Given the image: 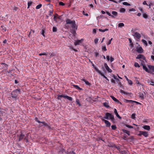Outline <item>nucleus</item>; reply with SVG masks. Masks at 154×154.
I'll use <instances>...</instances> for the list:
<instances>
[{
	"mask_svg": "<svg viewBox=\"0 0 154 154\" xmlns=\"http://www.w3.org/2000/svg\"><path fill=\"white\" fill-rule=\"evenodd\" d=\"M143 18H145V19H146L148 17V15H147V14H143Z\"/></svg>",
	"mask_w": 154,
	"mask_h": 154,
	"instance_id": "3c124183",
	"label": "nucleus"
},
{
	"mask_svg": "<svg viewBox=\"0 0 154 154\" xmlns=\"http://www.w3.org/2000/svg\"><path fill=\"white\" fill-rule=\"evenodd\" d=\"M131 118L133 119H134L135 118V114L133 113L131 115Z\"/></svg>",
	"mask_w": 154,
	"mask_h": 154,
	"instance_id": "a19ab883",
	"label": "nucleus"
},
{
	"mask_svg": "<svg viewBox=\"0 0 154 154\" xmlns=\"http://www.w3.org/2000/svg\"><path fill=\"white\" fill-rule=\"evenodd\" d=\"M112 38H111L109 41L106 43V44L107 45H109L111 43V41L112 40Z\"/></svg>",
	"mask_w": 154,
	"mask_h": 154,
	"instance_id": "09e8293b",
	"label": "nucleus"
},
{
	"mask_svg": "<svg viewBox=\"0 0 154 154\" xmlns=\"http://www.w3.org/2000/svg\"><path fill=\"white\" fill-rule=\"evenodd\" d=\"M142 66L143 69L145 70L146 72L150 74L152 73L151 71H150L148 69L147 67L145 66V64L142 65Z\"/></svg>",
	"mask_w": 154,
	"mask_h": 154,
	"instance_id": "0eeeda50",
	"label": "nucleus"
},
{
	"mask_svg": "<svg viewBox=\"0 0 154 154\" xmlns=\"http://www.w3.org/2000/svg\"><path fill=\"white\" fill-rule=\"evenodd\" d=\"M98 30H99V31L100 32H105V31H108V29H99Z\"/></svg>",
	"mask_w": 154,
	"mask_h": 154,
	"instance_id": "c85d7f7f",
	"label": "nucleus"
},
{
	"mask_svg": "<svg viewBox=\"0 0 154 154\" xmlns=\"http://www.w3.org/2000/svg\"><path fill=\"white\" fill-rule=\"evenodd\" d=\"M20 89L19 88L17 89L14 90L13 92L11 93V96L14 100L16 101L18 99V95L19 94H20Z\"/></svg>",
	"mask_w": 154,
	"mask_h": 154,
	"instance_id": "f03ea898",
	"label": "nucleus"
},
{
	"mask_svg": "<svg viewBox=\"0 0 154 154\" xmlns=\"http://www.w3.org/2000/svg\"><path fill=\"white\" fill-rule=\"evenodd\" d=\"M119 11L121 13H124L125 11V9L123 8H121L120 9Z\"/></svg>",
	"mask_w": 154,
	"mask_h": 154,
	"instance_id": "a878e982",
	"label": "nucleus"
},
{
	"mask_svg": "<svg viewBox=\"0 0 154 154\" xmlns=\"http://www.w3.org/2000/svg\"><path fill=\"white\" fill-rule=\"evenodd\" d=\"M136 103L137 104V105L141 104V103H140L137 102V101H134V102H133V103Z\"/></svg>",
	"mask_w": 154,
	"mask_h": 154,
	"instance_id": "69168bd1",
	"label": "nucleus"
},
{
	"mask_svg": "<svg viewBox=\"0 0 154 154\" xmlns=\"http://www.w3.org/2000/svg\"><path fill=\"white\" fill-rule=\"evenodd\" d=\"M114 60V59L113 57H110V61L111 62H112V61H113Z\"/></svg>",
	"mask_w": 154,
	"mask_h": 154,
	"instance_id": "338daca9",
	"label": "nucleus"
},
{
	"mask_svg": "<svg viewBox=\"0 0 154 154\" xmlns=\"http://www.w3.org/2000/svg\"><path fill=\"white\" fill-rule=\"evenodd\" d=\"M1 66L3 69L5 70H7L8 69V65L5 63H0Z\"/></svg>",
	"mask_w": 154,
	"mask_h": 154,
	"instance_id": "423d86ee",
	"label": "nucleus"
},
{
	"mask_svg": "<svg viewBox=\"0 0 154 154\" xmlns=\"http://www.w3.org/2000/svg\"><path fill=\"white\" fill-rule=\"evenodd\" d=\"M25 136L24 134L21 133L19 136V141H20L23 139H24Z\"/></svg>",
	"mask_w": 154,
	"mask_h": 154,
	"instance_id": "4468645a",
	"label": "nucleus"
},
{
	"mask_svg": "<svg viewBox=\"0 0 154 154\" xmlns=\"http://www.w3.org/2000/svg\"><path fill=\"white\" fill-rule=\"evenodd\" d=\"M42 53V55L47 56L48 54V52H44Z\"/></svg>",
	"mask_w": 154,
	"mask_h": 154,
	"instance_id": "6e6d98bb",
	"label": "nucleus"
},
{
	"mask_svg": "<svg viewBox=\"0 0 154 154\" xmlns=\"http://www.w3.org/2000/svg\"><path fill=\"white\" fill-rule=\"evenodd\" d=\"M148 67L149 69V70L150 71H152V72H154V66L151 65H148Z\"/></svg>",
	"mask_w": 154,
	"mask_h": 154,
	"instance_id": "9b49d317",
	"label": "nucleus"
},
{
	"mask_svg": "<svg viewBox=\"0 0 154 154\" xmlns=\"http://www.w3.org/2000/svg\"><path fill=\"white\" fill-rule=\"evenodd\" d=\"M143 136L145 137H148L149 134L148 132L146 131H140L139 133L138 134L139 136H141L142 135Z\"/></svg>",
	"mask_w": 154,
	"mask_h": 154,
	"instance_id": "20e7f679",
	"label": "nucleus"
},
{
	"mask_svg": "<svg viewBox=\"0 0 154 154\" xmlns=\"http://www.w3.org/2000/svg\"><path fill=\"white\" fill-rule=\"evenodd\" d=\"M99 117L104 122L106 126L107 127H110L111 123L108 121L104 119H110L112 121H113L115 120L114 116L109 112H106L105 113V116L104 117L100 116Z\"/></svg>",
	"mask_w": 154,
	"mask_h": 154,
	"instance_id": "f257e3e1",
	"label": "nucleus"
},
{
	"mask_svg": "<svg viewBox=\"0 0 154 154\" xmlns=\"http://www.w3.org/2000/svg\"><path fill=\"white\" fill-rule=\"evenodd\" d=\"M111 97L112 99L115 101L117 102L118 103H119L120 104H121L122 103L120 102L116 98L114 97L113 96H111Z\"/></svg>",
	"mask_w": 154,
	"mask_h": 154,
	"instance_id": "f8f14e48",
	"label": "nucleus"
},
{
	"mask_svg": "<svg viewBox=\"0 0 154 154\" xmlns=\"http://www.w3.org/2000/svg\"><path fill=\"white\" fill-rule=\"evenodd\" d=\"M114 112L118 118L119 119H122V117H120V116L118 114V113L117 112V110L116 109H114Z\"/></svg>",
	"mask_w": 154,
	"mask_h": 154,
	"instance_id": "f3484780",
	"label": "nucleus"
},
{
	"mask_svg": "<svg viewBox=\"0 0 154 154\" xmlns=\"http://www.w3.org/2000/svg\"><path fill=\"white\" fill-rule=\"evenodd\" d=\"M64 95H57V99L59 100H61V99H60V97H63L64 98Z\"/></svg>",
	"mask_w": 154,
	"mask_h": 154,
	"instance_id": "72a5a7b5",
	"label": "nucleus"
},
{
	"mask_svg": "<svg viewBox=\"0 0 154 154\" xmlns=\"http://www.w3.org/2000/svg\"><path fill=\"white\" fill-rule=\"evenodd\" d=\"M142 128L144 129L147 131H149L150 129V126L147 125H144L142 126Z\"/></svg>",
	"mask_w": 154,
	"mask_h": 154,
	"instance_id": "2eb2a0df",
	"label": "nucleus"
},
{
	"mask_svg": "<svg viewBox=\"0 0 154 154\" xmlns=\"http://www.w3.org/2000/svg\"><path fill=\"white\" fill-rule=\"evenodd\" d=\"M106 13L109 16L111 17H112L114 18V17L113 15H112L108 11H106Z\"/></svg>",
	"mask_w": 154,
	"mask_h": 154,
	"instance_id": "c9c22d12",
	"label": "nucleus"
},
{
	"mask_svg": "<svg viewBox=\"0 0 154 154\" xmlns=\"http://www.w3.org/2000/svg\"><path fill=\"white\" fill-rule=\"evenodd\" d=\"M77 30L74 29H72L71 30V32L74 35H75V34H76V31Z\"/></svg>",
	"mask_w": 154,
	"mask_h": 154,
	"instance_id": "5701e85b",
	"label": "nucleus"
},
{
	"mask_svg": "<svg viewBox=\"0 0 154 154\" xmlns=\"http://www.w3.org/2000/svg\"><path fill=\"white\" fill-rule=\"evenodd\" d=\"M42 6V5L41 4H39L36 6V9H40Z\"/></svg>",
	"mask_w": 154,
	"mask_h": 154,
	"instance_id": "7c9ffc66",
	"label": "nucleus"
},
{
	"mask_svg": "<svg viewBox=\"0 0 154 154\" xmlns=\"http://www.w3.org/2000/svg\"><path fill=\"white\" fill-rule=\"evenodd\" d=\"M120 92L122 93H123L124 94L126 95H128V93L126 92L122 89H120Z\"/></svg>",
	"mask_w": 154,
	"mask_h": 154,
	"instance_id": "bb28decb",
	"label": "nucleus"
},
{
	"mask_svg": "<svg viewBox=\"0 0 154 154\" xmlns=\"http://www.w3.org/2000/svg\"><path fill=\"white\" fill-rule=\"evenodd\" d=\"M93 33L94 34H95L96 33V29H93Z\"/></svg>",
	"mask_w": 154,
	"mask_h": 154,
	"instance_id": "680f3d73",
	"label": "nucleus"
},
{
	"mask_svg": "<svg viewBox=\"0 0 154 154\" xmlns=\"http://www.w3.org/2000/svg\"><path fill=\"white\" fill-rule=\"evenodd\" d=\"M66 24H71V26L72 29L77 30L78 26L75 23V22L74 20H71L69 19H67L66 20Z\"/></svg>",
	"mask_w": 154,
	"mask_h": 154,
	"instance_id": "7ed1b4c3",
	"label": "nucleus"
},
{
	"mask_svg": "<svg viewBox=\"0 0 154 154\" xmlns=\"http://www.w3.org/2000/svg\"><path fill=\"white\" fill-rule=\"evenodd\" d=\"M104 66L108 72H112V70L110 69L106 63H104Z\"/></svg>",
	"mask_w": 154,
	"mask_h": 154,
	"instance_id": "1a4fd4ad",
	"label": "nucleus"
},
{
	"mask_svg": "<svg viewBox=\"0 0 154 154\" xmlns=\"http://www.w3.org/2000/svg\"><path fill=\"white\" fill-rule=\"evenodd\" d=\"M32 2H31V1L29 2H28V4H28L27 8H29L30 6L32 4Z\"/></svg>",
	"mask_w": 154,
	"mask_h": 154,
	"instance_id": "473e14b6",
	"label": "nucleus"
},
{
	"mask_svg": "<svg viewBox=\"0 0 154 154\" xmlns=\"http://www.w3.org/2000/svg\"><path fill=\"white\" fill-rule=\"evenodd\" d=\"M41 123H42V124H43L45 126H48V124L44 122H41Z\"/></svg>",
	"mask_w": 154,
	"mask_h": 154,
	"instance_id": "49530a36",
	"label": "nucleus"
},
{
	"mask_svg": "<svg viewBox=\"0 0 154 154\" xmlns=\"http://www.w3.org/2000/svg\"><path fill=\"white\" fill-rule=\"evenodd\" d=\"M111 128L113 130H115L117 128L116 126L114 125H112Z\"/></svg>",
	"mask_w": 154,
	"mask_h": 154,
	"instance_id": "37998d69",
	"label": "nucleus"
},
{
	"mask_svg": "<svg viewBox=\"0 0 154 154\" xmlns=\"http://www.w3.org/2000/svg\"><path fill=\"white\" fill-rule=\"evenodd\" d=\"M83 41V39H82L80 40H78L76 42H75L74 45H79L80 43L82 42Z\"/></svg>",
	"mask_w": 154,
	"mask_h": 154,
	"instance_id": "ddd939ff",
	"label": "nucleus"
},
{
	"mask_svg": "<svg viewBox=\"0 0 154 154\" xmlns=\"http://www.w3.org/2000/svg\"><path fill=\"white\" fill-rule=\"evenodd\" d=\"M49 16H52L53 14V10H51L49 11Z\"/></svg>",
	"mask_w": 154,
	"mask_h": 154,
	"instance_id": "79ce46f5",
	"label": "nucleus"
},
{
	"mask_svg": "<svg viewBox=\"0 0 154 154\" xmlns=\"http://www.w3.org/2000/svg\"><path fill=\"white\" fill-rule=\"evenodd\" d=\"M144 94H145L144 92V93H141L140 94L139 97L142 100L144 99Z\"/></svg>",
	"mask_w": 154,
	"mask_h": 154,
	"instance_id": "412c9836",
	"label": "nucleus"
},
{
	"mask_svg": "<svg viewBox=\"0 0 154 154\" xmlns=\"http://www.w3.org/2000/svg\"><path fill=\"white\" fill-rule=\"evenodd\" d=\"M102 49L104 51H106L107 50L105 45H104V46L103 45L102 46Z\"/></svg>",
	"mask_w": 154,
	"mask_h": 154,
	"instance_id": "e433bc0d",
	"label": "nucleus"
},
{
	"mask_svg": "<svg viewBox=\"0 0 154 154\" xmlns=\"http://www.w3.org/2000/svg\"><path fill=\"white\" fill-rule=\"evenodd\" d=\"M116 82H117L118 83L119 85V87H122V84L120 80L119 79H117Z\"/></svg>",
	"mask_w": 154,
	"mask_h": 154,
	"instance_id": "b1692460",
	"label": "nucleus"
},
{
	"mask_svg": "<svg viewBox=\"0 0 154 154\" xmlns=\"http://www.w3.org/2000/svg\"><path fill=\"white\" fill-rule=\"evenodd\" d=\"M44 33H45V31L43 29H42V31H41V34L43 35V36L44 37L45 36V34H44Z\"/></svg>",
	"mask_w": 154,
	"mask_h": 154,
	"instance_id": "603ef678",
	"label": "nucleus"
},
{
	"mask_svg": "<svg viewBox=\"0 0 154 154\" xmlns=\"http://www.w3.org/2000/svg\"><path fill=\"white\" fill-rule=\"evenodd\" d=\"M124 102L126 103H133V102H134L133 100H128L127 99H125L124 100Z\"/></svg>",
	"mask_w": 154,
	"mask_h": 154,
	"instance_id": "6ab92c4d",
	"label": "nucleus"
},
{
	"mask_svg": "<svg viewBox=\"0 0 154 154\" xmlns=\"http://www.w3.org/2000/svg\"><path fill=\"white\" fill-rule=\"evenodd\" d=\"M95 56V57H97L99 55V53L97 52H94Z\"/></svg>",
	"mask_w": 154,
	"mask_h": 154,
	"instance_id": "052dcab7",
	"label": "nucleus"
},
{
	"mask_svg": "<svg viewBox=\"0 0 154 154\" xmlns=\"http://www.w3.org/2000/svg\"><path fill=\"white\" fill-rule=\"evenodd\" d=\"M59 5H60L63 6L64 5V4L62 2H60L59 3Z\"/></svg>",
	"mask_w": 154,
	"mask_h": 154,
	"instance_id": "e2e57ef3",
	"label": "nucleus"
},
{
	"mask_svg": "<svg viewBox=\"0 0 154 154\" xmlns=\"http://www.w3.org/2000/svg\"><path fill=\"white\" fill-rule=\"evenodd\" d=\"M103 105L105 107L108 108L109 107V105L108 103L106 102H105L103 103Z\"/></svg>",
	"mask_w": 154,
	"mask_h": 154,
	"instance_id": "393cba45",
	"label": "nucleus"
},
{
	"mask_svg": "<svg viewBox=\"0 0 154 154\" xmlns=\"http://www.w3.org/2000/svg\"><path fill=\"white\" fill-rule=\"evenodd\" d=\"M57 16H58V15L57 14H55L54 17V21H56Z\"/></svg>",
	"mask_w": 154,
	"mask_h": 154,
	"instance_id": "58836bf2",
	"label": "nucleus"
},
{
	"mask_svg": "<svg viewBox=\"0 0 154 154\" xmlns=\"http://www.w3.org/2000/svg\"><path fill=\"white\" fill-rule=\"evenodd\" d=\"M98 40H99L97 38H95L94 39V43L95 44H97L98 43Z\"/></svg>",
	"mask_w": 154,
	"mask_h": 154,
	"instance_id": "864d4df0",
	"label": "nucleus"
},
{
	"mask_svg": "<svg viewBox=\"0 0 154 154\" xmlns=\"http://www.w3.org/2000/svg\"><path fill=\"white\" fill-rule=\"evenodd\" d=\"M35 120L38 123H41V122L39 121V120H38V118L37 117H35Z\"/></svg>",
	"mask_w": 154,
	"mask_h": 154,
	"instance_id": "8fccbe9b",
	"label": "nucleus"
},
{
	"mask_svg": "<svg viewBox=\"0 0 154 154\" xmlns=\"http://www.w3.org/2000/svg\"><path fill=\"white\" fill-rule=\"evenodd\" d=\"M64 98L67 99L69 101H72L73 100V99L72 97L67 95H64Z\"/></svg>",
	"mask_w": 154,
	"mask_h": 154,
	"instance_id": "a211bd4d",
	"label": "nucleus"
},
{
	"mask_svg": "<svg viewBox=\"0 0 154 154\" xmlns=\"http://www.w3.org/2000/svg\"><path fill=\"white\" fill-rule=\"evenodd\" d=\"M137 38L139 39L141 37V35L137 32H135L134 35Z\"/></svg>",
	"mask_w": 154,
	"mask_h": 154,
	"instance_id": "9d476101",
	"label": "nucleus"
},
{
	"mask_svg": "<svg viewBox=\"0 0 154 154\" xmlns=\"http://www.w3.org/2000/svg\"><path fill=\"white\" fill-rule=\"evenodd\" d=\"M134 66L135 67H137L138 68H139L140 67V65L138 64V63L136 62L134 64Z\"/></svg>",
	"mask_w": 154,
	"mask_h": 154,
	"instance_id": "ea45409f",
	"label": "nucleus"
},
{
	"mask_svg": "<svg viewBox=\"0 0 154 154\" xmlns=\"http://www.w3.org/2000/svg\"><path fill=\"white\" fill-rule=\"evenodd\" d=\"M19 9V8L16 7H14V8L13 9V10L14 11H17L18 9Z\"/></svg>",
	"mask_w": 154,
	"mask_h": 154,
	"instance_id": "5fc2aeb1",
	"label": "nucleus"
},
{
	"mask_svg": "<svg viewBox=\"0 0 154 154\" xmlns=\"http://www.w3.org/2000/svg\"><path fill=\"white\" fill-rule=\"evenodd\" d=\"M123 4L124 5H127V6H130L131 5L130 4H129L126 2H123Z\"/></svg>",
	"mask_w": 154,
	"mask_h": 154,
	"instance_id": "a18cd8bd",
	"label": "nucleus"
},
{
	"mask_svg": "<svg viewBox=\"0 0 154 154\" xmlns=\"http://www.w3.org/2000/svg\"><path fill=\"white\" fill-rule=\"evenodd\" d=\"M137 51L139 53H141L143 52V50L141 47H140L137 49Z\"/></svg>",
	"mask_w": 154,
	"mask_h": 154,
	"instance_id": "dca6fc26",
	"label": "nucleus"
},
{
	"mask_svg": "<svg viewBox=\"0 0 154 154\" xmlns=\"http://www.w3.org/2000/svg\"><path fill=\"white\" fill-rule=\"evenodd\" d=\"M142 42L146 46H147V42L145 40L143 39H142Z\"/></svg>",
	"mask_w": 154,
	"mask_h": 154,
	"instance_id": "2f4dec72",
	"label": "nucleus"
},
{
	"mask_svg": "<svg viewBox=\"0 0 154 154\" xmlns=\"http://www.w3.org/2000/svg\"><path fill=\"white\" fill-rule=\"evenodd\" d=\"M136 58L138 59H142L143 60H145V61L146 60L145 57L143 55L141 54H139L138 55Z\"/></svg>",
	"mask_w": 154,
	"mask_h": 154,
	"instance_id": "6e6552de",
	"label": "nucleus"
},
{
	"mask_svg": "<svg viewBox=\"0 0 154 154\" xmlns=\"http://www.w3.org/2000/svg\"><path fill=\"white\" fill-rule=\"evenodd\" d=\"M57 28L54 26L53 27L52 31L53 32H56L57 31Z\"/></svg>",
	"mask_w": 154,
	"mask_h": 154,
	"instance_id": "4c0bfd02",
	"label": "nucleus"
},
{
	"mask_svg": "<svg viewBox=\"0 0 154 154\" xmlns=\"http://www.w3.org/2000/svg\"><path fill=\"white\" fill-rule=\"evenodd\" d=\"M85 83V84L89 86H90L91 85V84L87 81H86Z\"/></svg>",
	"mask_w": 154,
	"mask_h": 154,
	"instance_id": "c03bdc74",
	"label": "nucleus"
},
{
	"mask_svg": "<svg viewBox=\"0 0 154 154\" xmlns=\"http://www.w3.org/2000/svg\"><path fill=\"white\" fill-rule=\"evenodd\" d=\"M136 11V10L134 8H131V9H130L129 10V11Z\"/></svg>",
	"mask_w": 154,
	"mask_h": 154,
	"instance_id": "0e129e2a",
	"label": "nucleus"
},
{
	"mask_svg": "<svg viewBox=\"0 0 154 154\" xmlns=\"http://www.w3.org/2000/svg\"><path fill=\"white\" fill-rule=\"evenodd\" d=\"M73 86L75 87L76 89H77L79 90H82V89L79 87L78 85H73Z\"/></svg>",
	"mask_w": 154,
	"mask_h": 154,
	"instance_id": "4be33fe9",
	"label": "nucleus"
},
{
	"mask_svg": "<svg viewBox=\"0 0 154 154\" xmlns=\"http://www.w3.org/2000/svg\"><path fill=\"white\" fill-rule=\"evenodd\" d=\"M83 14L87 16H88V13H85L84 11H83L82 12Z\"/></svg>",
	"mask_w": 154,
	"mask_h": 154,
	"instance_id": "13d9d810",
	"label": "nucleus"
},
{
	"mask_svg": "<svg viewBox=\"0 0 154 154\" xmlns=\"http://www.w3.org/2000/svg\"><path fill=\"white\" fill-rule=\"evenodd\" d=\"M114 146L119 151H120V150H121V149L120 148V147L119 146Z\"/></svg>",
	"mask_w": 154,
	"mask_h": 154,
	"instance_id": "4d7b16f0",
	"label": "nucleus"
},
{
	"mask_svg": "<svg viewBox=\"0 0 154 154\" xmlns=\"http://www.w3.org/2000/svg\"><path fill=\"white\" fill-rule=\"evenodd\" d=\"M124 24L123 23H121L119 24L118 27H122L124 26Z\"/></svg>",
	"mask_w": 154,
	"mask_h": 154,
	"instance_id": "f704fd0d",
	"label": "nucleus"
},
{
	"mask_svg": "<svg viewBox=\"0 0 154 154\" xmlns=\"http://www.w3.org/2000/svg\"><path fill=\"white\" fill-rule=\"evenodd\" d=\"M125 125L126 127L129 128H133V127L132 126L130 125H128L126 124Z\"/></svg>",
	"mask_w": 154,
	"mask_h": 154,
	"instance_id": "de8ad7c7",
	"label": "nucleus"
},
{
	"mask_svg": "<svg viewBox=\"0 0 154 154\" xmlns=\"http://www.w3.org/2000/svg\"><path fill=\"white\" fill-rule=\"evenodd\" d=\"M111 82L112 83H114V84H115V80H114L113 79H111Z\"/></svg>",
	"mask_w": 154,
	"mask_h": 154,
	"instance_id": "774afa93",
	"label": "nucleus"
},
{
	"mask_svg": "<svg viewBox=\"0 0 154 154\" xmlns=\"http://www.w3.org/2000/svg\"><path fill=\"white\" fill-rule=\"evenodd\" d=\"M128 82L130 85H132L133 84V82L132 81L130 80H129L128 81Z\"/></svg>",
	"mask_w": 154,
	"mask_h": 154,
	"instance_id": "bf43d9fd",
	"label": "nucleus"
},
{
	"mask_svg": "<svg viewBox=\"0 0 154 154\" xmlns=\"http://www.w3.org/2000/svg\"><path fill=\"white\" fill-rule=\"evenodd\" d=\"M112 13L114 17L116 16L118 14L117 12L115 11H112Z\"/></svg>",
	"mask_w": 154,
	"mask_h": 154,
	"instance_id": "cd10ccee",
	"label": "nucleus"
},
{
	"mask_svg": "<svg viewBox=\"0 0 154 154\" xmlns=\"http://www.w3.org/2000/svg\"><path fill=\"white\" fill-rule=\"evenodd\" d=\"M94 69L96 72L100 74L102 76L103 78H104L106 80H109L108 79L103 73L100 70L97 68L96 67H94Z\"/></svg>",
	"mask_w": 154,
	"mask_h": 154,
	"instance_id": "39448f33",
	"label": "nucleus"
},
{
	"mask_svg": "<svg viewBox=\"0 0 154 154\" xmlns=\"http://www.w3.org/2000/svg\"><path fill=\"white\" fill-rule=\"evenodd\" d=\"M122 131L123 133L127 134L129 136L130 135V131H129L124 129H122Z\"/></svg>",
	"mask_w": 154,
	"mask_h": 154,
	"instance_id": "aec40b11",
	"label": "nucleus"
},
{
	"mask_svg": "<svg viewBox=\"0 0 154 154\" xmlns=\"http://www.w3.org/2000/svg\"><path fill=\"white\" fill-rule=\"evenodd\" d=\"M76 102L77 104H78L79 106H81V104L80 103V101L79 99H76Z\"/></svg>",
	"mask_w": 154,
	"mask_h": 154,
	"instance_id": "c756f323",
	"label": "nucleus"
}]
</instances>
